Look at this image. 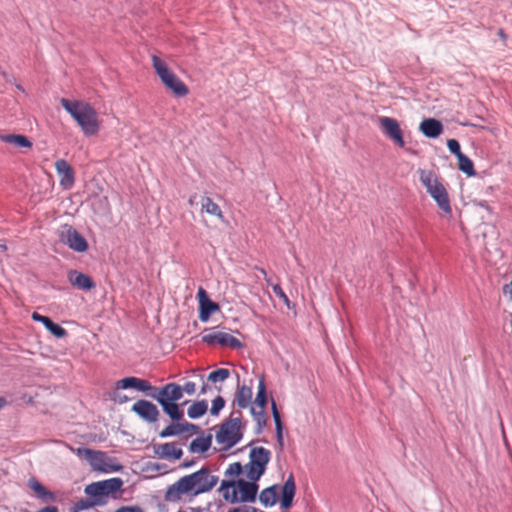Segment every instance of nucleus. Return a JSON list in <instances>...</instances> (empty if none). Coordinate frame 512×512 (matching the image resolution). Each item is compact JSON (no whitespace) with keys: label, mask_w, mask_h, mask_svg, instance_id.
I'll list each match as a JSON object with an SVG mask.
<instances>
[{"label":"nucleus","mask_w":512,"mask_h":512,"mask_svg":"<svg viewBox=\"0 0 512 512\" xmlns=\"http://www.w3.org/2000/svg\"><path fill=\"white\" fill-rule=\"evenodd\" d=\"M218 476L208 468L180 477L169 485L165 491L164 499L169 503H178L184 500L191 501L195 497L210 492L218 483Z\"/></svg>","instance_id":"obj_1"},{"label":"nucleus","mask_w":512,"mask_h":512,"mask_svg":"<svg viewBox=\"0 0 512 512\" xmlns=\"http://www.w3.org/2000/svg\"><path fill=\"white\" fill-rule=\"evenodd\" d=\"M62 107L76 121L85 136L97 135L101 128V121L95 108L85 101H71L66 98L60 100Z\"/></svg>","instance_id":"obj_2"},{"label":"nucleus","mask_w":512,"mask_h":512,"mask_svg":"<svg viewBox=\"0 0 512 512\" xmlns=\"http://www.w3.org/2000/svg\"><path fill=\"white\" fill-rule=\"evenodd\" d=\"M271 458V452L264 447H254L249 453V462L241 465L239 462L230 464L225 470L227 478H236L241 474L249 480H259L265 473Z\"/></svg>","instance_id":"obj_3"},{"label":"nucleus","mask_w":512,"mask_h":512,"mask_svg":"<svg viewBox=\"0 0 512 512\" xmlns=\"http://www.w3.org/2000/svg\"><path fill=\"white\" fill-rule=\"evenodd\" d=\"M257 481L228 478L221 482L219 492L230 503L255 502L258 493Z\"/></svg>","instance_id":"obj_4"},{"label":"nucleus","mask_w":512,"mask_h":512,"mask_svg":"<svg viewBox=\"0 0 512 512\" xmlns=\"http://www.w3.org/2000/svg\"><path fill=\"white\" fill-rule=\"evenodd\" d=\"M150 397L156 400L162 410L174 421H179L183 418V411L177 401L182 398V386L171 382L160 388H155Z\"/></svg>","instance_id":"obj_5"},{"label":"nucleus","mask_w":512,"mask_h":512,"mask_svg":"<svg viewBox=\"0 0 512 512\" xmlns=\"http://www.w3.org/2000/svg\"><path fill=\"white\" fill-rule=\"evenodd\" d=\"M151 62L161 83L175 97H185L189 94L188 86L173 72L163 59L157 55H152Z\"/></svg>","instance_id":"obj_6"},{"label":"nucleus","mask_w":512,"mask_h":512,"mask_svg":"<svg viewBox=\"0 0 512 512\" xmlns=\"http://www.w3.org/2000/svg\"><path fill=\"white\" fill-rule=\"evenodd\" d=\"M215 438L225 450L236 445L242 438L240 413H232L229 420L220 426Z\"/></svg>","instance_id":"obj_7"},{"label":"nucleus","mask_w":512,"mask_h":512,"mask_svg":"<svg viewBox=\"0 0 512 512\" xmlns=\"http://www.w3.org/2000/svg\"><path fill=\"white\" fill-rule=\"evenodd\" d=\"M59 240L71 250L83 253L88 249L86 239L71 225L65 224L58 229Z\"/></svg>","instance_id":"obj_8"},{"label":"nucleus","mask_w":512,"mask_h":512,"mask_svg":"<svg viewBox=\"0 0 512 512\" xmlns=\"http://www.w3.org/2000/svg\"><path fill=\"white\" fill-rule=\"evenodd\" d=\"M123 481L120 478H111L104 481L91 483L85 487V493L100 503L102 497L108 496L121 489Z\"/></svg>","instance_id":"obj_9"},{"label":"nucleus","mask_w":512,"mask_h":512,"mask_svg":"<svg viewBox=\"0 0 512 512\" xmlns=\"http://www.w3.org/2000/svg\"><path fill=\"white\" fill-rule=\"evenodd\" d=\"M93 470L103 473L120 472L123 466L114 458L109 457L105 452L94 450L89 462Z\"/></svg>","instance_id":"obj_10"},{"label":"nucleus","mask_w":512,"mask_h":512,"mask_svg":"<svg viewBox=\"0 0 512 512\" xmlns=\"http://www.w3.org/2000/svg\"><path fill=\"white\" fill-rule=\"evenodd\" d=\"M203 342L214 345L219 344L224 347H230V348H239L242 346L239 339L232 336L229 333L222 332V331H213L206 333L202 336Z\"/></svg>","instance_id":"obj_11"},{"label":"nucleus","mask_w":512,"mask_h":512,"mask_svg":"<svg viewBox=\"0 0 512 512\" xmlns=\"http://www.w3.org/2000/svg\"><path fill=\"white\" fill-rule=\"evenodd\" d=\"M131 410L146 422L153 423L158 420L159 410L157 406L147 400H138Z\"/></svg>","instance_id":"obj_12"},{"label":"nucleus","mask_w":512,"mask_h":512,"mask_svg":"<svg viewBox=\"0 0 512 512\" xmlns=\"http://www.w3.org/2000/svg\"><path fill=\"white\" fill-rule=\"evenodd\" d=\"M379 123L384 134L387 137L392 139L400 147H403L405 145L402 131L396 119L390 117H381L379 119Z\"/></svg>","instance_id":"obj_13"},{"label":"nucleus","mask_w":512,"mask_h":512,"mask_svg":"<svg viewBox=\"0 0 512 512\" xmlns=\"http://www.w3.org/2000/svg\"><path fill=\"white\" fill-rule=\"evenodd\" d=\"M199 301V319L202 322H207L214 312L219 310V305L209 299L206 291L200 287L197 292Z\"/></svg>","instance_id":"obj_14"},{"label":"nucleus","mask_w":512,"mask_h":512,"mask_svg":"<svg viewBox=\"0 0 512 512\" xmlns=\"http://www.w3.org/2000/svg\"><path fill=\"white\" fill-rule=\"evenodd\" d=\"M55 169L59 176L60 185L63 189H71L74 184V170L72 166L64 159L55 162Z\"/></svg>","instance_id":"obj_15"},{"label":"nucleus","mask_w":512,"mask_h":512,"mask_svg":"<svg viewBox=\"0 0 512 512\" xmlns=\"http://www.w3.org/2000/svg\"><path fill=\"white\" fill-rule=\"evenodd\" d=\"M117 389H128L135 388L138 391H141L150 397V393L154 391V387L147 380L136 378V377H126L116 382Z\"/></svg>","instance_id":"obj_16"},{"label":"nucleus","mask_w":512,"mask_h":512,"mask_svg":"<svg viewBox=\"0 0 512 512\" xmlns=\"http://www.w3.org/2000/svg\"><path fill=\"white\" fill-rule=\"evenodd\" d=\"M198 430V426L192 423L183 422V423H172L164 428L160 432V437L166 438L171 436H177L181 434H195Z\"/></svg>","instance_id":"obj_17"},{"label":"nucleus","mask_w":512,"mask_h":512,"mask_svg":"<svg viewBox=\"0 0 512 512\" xmlns=\"http://www.w3.org/2000/svg\"><path fill=\"white\" fill-rule=\"evenodd\" d=\"M68 281L71 285L84 291L91 290L95 286L94 282L88 275L77 270H71L68 272Z\"/></svg>","instance_id":"obj_18"},{"label":"nucleus","mask_w":512,"mask_h":512,"mask_svg":"<svg viewBox=\"0 0 512 512\" xmlns=\"http://www.w3.org/2000/svg\"><path fill=\"white\" fill-rule=\"evenodd\" d=\"M420 180L423 185L427 188V192H445V187L438 181L437 176L427 170L420 172Z\"/></svg>","instance_id":"obj_19"},{"label":"nucleus","mask_w":512,"mask_h":512,"mask_svg":"<svg viewBox=\"0 0 512 512\" xmlns=\"http://www.w3.org/2000/svg\"><path fill=\"white\" fill-rule=\"evenodd\" d=\"M420 131L426 137L436 138L442 133L443 126L439 120L434 118H427L420 123Z\"/></svg>","instance_id":"obj_20"},{"label":"nucleus","mask_w":512,"mask_h":512,"mask_svg":"<svg viewBox=\"0 0 512 512\" xmlns=\"http://www.w3.org/2000/svg\"><path fill=\"white\" fill-rule=\"evenodd\" d=\"M296 486L294 482V478L292 475L286 480L282 488V496H281V507L283 509H288L291 507L293 498L295 495Z\"/></svg>","instance_id":"obj_21"},{"label":"nucleus","mask_w":512,"mask_h":512,"mask_svg":"<svg viewBox=\"0 0 512 512\" xmlns=\"http://www.w3.org/2000/svg\"><path fill=\"white\" fill-rule=\"evenodd\" d=\"M156 453L165 459H180L183 455L181 448H178L175 443H164L156 448Z\"/></svg>","instance_id":"obj_22"},{"label":"nucleus","mask_w":512,"mask_h":512,"mask_svg":"<svg viewBox=\"0 0 512 512\" xmlns=\"http://www.w3.org/2000/svg\"><path fill=\"white\" fill-rule=\"evenodd\" d=\"M0 141L12 144L18 148L30 149L33 146L32 141L27 136L21 134H0Z\"/></svg>","instance_id":"obj_23"},{"label":"nucleus","mask_w":512,"mask_h":512,"mask_svg":"<svg viewBox=\"0 0 512 512\" xmlns=\"http://www.w3.org/2000/svg\"><path fill=\"white\" fill-rule=\"evenodd\" d=\"M29 488L35 493V495L43 502L55 501V496L52 492L46 489L38 480L31 478L28 481Z\"/></svg>","instance_id":"obj_24"},{"label":"nucleus","mask_w":512,"mask_h":512,"mask_svg":"<svg viewBox=\"0 0 512 512\" xmlns=\"http://www.w3.org/2000/svg\"><path fill=\"white\" fill-rule=\"evenodd\" d=\"M277 495V486L274 485L264 489L259 495V500L263 506L270 507L276 503Z\"/></svg>","instance_id":"obj_25"},{"label":"nucleus","mask_w":512,"mask_h":512,"mask_svg":"<svg viewBox=\"0 0 512 512\" xmlns=\"http://www.w3.org/2000/svg\"><path fill=\"white\" fill-rule=\"evenodd\" d=\"M254 405H256L259 408L260 418H263L264 409L266 405V387L263 377L259 381L258 392L254 401Z\"/></svg>","instance_id":"obj_26"},{"label":"nucleus","mask_w":512,"mask_h":512,"mask_svg":"<svg viewBox=\"0 0 512 512\" xmlns=\"http://www.w3.org/2000/svg\"><path fill=\"white\" fill-rule=\"evenodd\" d=\"M207 409L208 404L205 400L196 401L189 406L187 415L191 419H198L207 412Z\"/></svg>","instance_id":"obj_27"},{"label":"nucleus","mask_w":512,"mask_h":512,"mask_svg":"<svg viewBox=\"0 0 512 512\" xmlns=\"http://www.w3.org/2000/svg\"><path fill=\"white\" fill-rule=\"evenodd\" d=\"M252 398V390L248 386H241L239 387L237 393H236V403L240 408H246Z\"/></svg>","instance_id":"obj_28"},{"label":"nucleus","mask_w":512,"mask_h":512,"mask_svg":"<svg viewBox=\"0 0 512 512\" xmlns=\"http://www.w3.org/2000/svg\"><path fill=\"white\" fill-rule=\"evenodd\" d=\"M211 446V437H197L189 446L192 453H204Z\"/></svg>","instance_id":"obj_29"},{"label":"nucleus","mask_w":512,"mask_h":512,"mask_svg":"<svg viewBox=\"0 0 512 512\" xmlns=\"http://www.w3.org/2000/svg\"><path fill=\"white\" fill-rule=\"evenodd\" d=\"M436 201L438 207L442 210L444 216H451L452 210L450 206L449 194H431Z\"/></svg>","instance_id":"obj_30"},{"label":"nucleus","mask_w":512,"mask_h":512,"mask_svg":"<svg viewBox=\"0 0 512 512\" xmlns=\"http://www.w3.org/2000/svg\"><path fill=\"white\" fill-rule=\"evenodd\" d=\"M201 207L202 211L217 216L218 218H222V211L220 207L216 203H214L210 198L203 196L201 198Z\"/></svg>","instance_id":"obj_31"},{"label":"nucleus","mask_w":512,"mask_h":512,"mask_svg":"<svg viewBox=\"0 0 512 512\" xmlns=\"http://www.w3.org/2000/svg\"><path fill=\"white\" fill-rule=\"evenodd\" d=\"M272 414H273V418H274V422H275V426H276L277 442H278L280 448H282L284 445L282 422H281L280 413H279L276 403L274 401L272 402Z\"/></svg>","instance_id":"obj_32"},{"label":"nucleus","mask_w":512,"mask_h":512,"mask_svg":"<svg viewBox=\"0 0 512 512\" xmlns=\"http://www.w3.org/2000/svg\"><path fill=\"white\" fill-rule=\"evenodd\" d=\"M458 159V167L459 169L467 174L468 176H472L475 174L474 165L470 158L466 155H459Z\"/></svg>","instance_id":"obj_33"},{"label":"nucleus","mask_w":512,"mask_h":512,"mask_svg":"<svg viewBox=\"0 0 512 512\" xmlns=\"http://www.w3.org/2000/svg\"><path fill=\"white\" fill-rule=\"evenodd\" d=\"M230 376V371L228 369H224V368H220V369H217V370H214L212 371L207 379L208 381L210 382H213V383H222L224 381H226Z\"/></svg>","instance_id":"obj_34"},{"label":"nucleus","mask_w":512,"mask_h":512,"mask_svg":"<svg viewBox=\"0 0 512 512\" xmlns=\"http://www.w3.org/2000/svg\"><path fill=\"white\" fill-rule=\"evenodd\" d=\"M97 504H99V501H96V500L92 501L90 499H81L75 503L73 509H74V512H78V511H82V510H87Z\"/></svg>","instance_id":"obj_35"},{"label":"nucleus","mask_w":512,"mask_h":512,"mask_svg":"<svg viewBox=\"0 0 512 512\" xmlns=\"http://www.w3.org/2000/svg\"><path fill=\"white\" fill-rule=\"evenodd\" d=\"M48 331H50L55 337L57 338H63L67 335V332L64 328H62L60 325L54 323L51 321L48 326L46 327Z\"/></svg>","instance_id":"obj_36"},{"label":"nucleus","mask_w":512,"mask_h":512,"mask_svg":"<svg viewBox=\"0 0 512 512\" xmlns=\"http://www.w3.org/2000/svg\"><path fill=\"white\" fill-rule=\"evenodd\" d=\"M69 449H70V451L75 453L78 457L86 459L88 461V463L90 462L92 454L94 452V450H92V449L81 448V447L73 448V447L69 446Z\"/></svg>","instance_id":"obj_37"},{"label":"nucleus","mask_w":512,"mask_h":512,"mask_svg":"<svg viewBox=\"0 0 512 512\" xmlns=\"http://www.w3.org/2000/svg\"><path fill=\"white\" fill-rule=\"evenodd\" d=\"M224 405H225L224 399L221 396H217L212 401V407L210 410L211 414L214 416H217L219 414V412L223 409Z\"/></svg>","instance_id":"obj_38"},{"label":"nucleus","mask_w":512,"mask_h":512,"mask_svg":"<svg viewBox=\"0 0 512 512\" xmlns=\"http://www.w3.org/2000/svg\"><path fill=\"white\" fill-rule=\"evenodd\" d=\"M479 230V233L481 234L484 241L487 237L496 235L495 227L489 224L484 223L479 227Z\"/></svg>","instance_id":"obj_39"},{"label":"nucleus","mask_w":512,"mask_h":512,"mask_svg":"<svg viewBox=\"0 0 512 512\" xmlns=\"http://www.w3.org/2000/svg\"><path fill=\"white\" fill-rule=\"evenodd\" d=\"M447 147L449 149V151L454 154L457 158L459 157V155H462L463 153L461 152V149H460V144L457 140L455 139H449L447 141Z\"/></svg>","instance_id":"obj_40"},{"label":"nucleus","mask_w":512,"mask_h":512,"mask_svg":"<svg viewBox=\"0 0 512 512\" xmlns=\"http://www.w3.org/2000/svg\"><path fill=\"white\" fill-rule=\"evenodd\" d=\"M272 289H273V292L276 294V296H278L283 301V303L289 308L290 300L287 297V295L284 293V291L282 290L280 285H278V284L272 285Z\"/></svg>","instance_id":"obj_41"},{"label":"nucleus","mask_w":512,"mask_h":512,"mask_svg":"<svg viewBox=\"0 0 512 512\" xmlns=\"http://www.w3.org/2000/svg\"><path fill=\"white\" fill-rule=\"evenodd\" d=\"M196 383L195 382H192V381H187L185 382V384L182 386V395L184 393H186L187 395H194L196 393Z\"/></svg>","instance_id":"obj_42"},{"label":"nucleus","mask_w":512,"mask_h":512,"mask_svg":"<svg viewBox=\"0 0 512 512\" xmlns=\"http://www.w3.org/2000/svg\"><path fill=\"white\" fill-rule=\"evenodd\" d=\"M229 512H257V509L250 506H243L234 508L233 510H230Z\"/></svg>","instance_id":"obj_43"},{"label":"nucleus","mask_w":512,"mask_h":512,"mask_svg":"<svg viewBox=\"0 0 512 512\" xmlns=\"http://www.w3.org/2000/svg\"><path fill=\"white\" fill-rule=\"evenodd\" d=\"M116 512H143L141 508L137 506H127L118 509Z\"/></svg>","instance_id":"obj_44"},{"label":"nucleus","mask_w":512,"mask_h":512,"mask_svg":"<svg viewBox=\"0 0 512 512\" xmlns=\"http://www.w3.org/2000/svg\"><path fill=\"white\" fill-rule=\"evenodd\" d=\"M251 413L255 416L258 424H261V422H264V417L260 418V416H259V408L256 405H253L251 407Z\"/></svg>","instance_id":"obj_45"},{"label":"nucleus","mask_w":512,"mask_h":512,"mask_svg":"<svg viewBox=\"0 0 512 512\" xmlns=\"http://www.w3.org/2000/svg\"><path fill=\"white\" fill-rule=\"evenodd\" d=\"M38 512H58V509L55 506H48L40 509Z\"/></svg>","instance_id":"obj_46"},{"label":"nucleus","mask_w":512,"mask_h":512,"mask_svg":"<svg viewBox=\"0 0 512 512\" xmlns=\"http://www.w3.org/2000/svg\"><path fill=\"white\" fill-rule=\"evenodd\" d=\"M504 293H508L512 297V281L509 284L505 285Z\"/></svg>","instance_id":"obj_47"},{"label":"nucleus","mask_w":512,"mask_h":512,"mask_svg":"<svg viewBox=\"0 0 512 512\" xmlns=\"http://www.w3.org/2000/svg\"><path fill=\"white\" fill-rule=\"evenodd\" d=\"M260 272L264 275L267 285H270L272 287L273 284L271 282V279L267 277L266 271L264 269H260Z\"/></svg>","instance_id":"obj_48"},{"label":"nucleus","mask_w":512,"mask_h":512,"mask_svg":"<svg viewBox=\"0 0 512 512\" xmlns=\"http://www.w3.org/2000/svg\"><path fill=\"white\" fill-rule=\"evenodd\" d=\"M51 321H52V320H51L49 317H47V316H43V317L41 318V320H40V322H41L45 327H47V326H48V324H49Z\"/></svg>","instance_id":"obj_49"},{"label":"nucleus","mask_w":512,"mask_h":512,"mask_svg":"<svg viewBox=\"0 0 512 512\" xmlns=\"http://www.w3.org/2000/svg\"><path fill=\"white\" fill-rule=\"evenodd\" d=\"M208 390V385L204 382V380L202 381V386H201V389H200V394H205Z\"/></svg>","instance_id":"obj_50"},{"label":"nucleus","mask_w":512,"mask_h":512,"mask_svg":"<svg viewBox=\"0 0 512 512\" xmlns=\"http://www.w3.org/2000/svg\"><path fill=\"white\" fill-rule=\"evenodd\" d=\"M42 317H43V315H40V314H38V313H36V312H34V313L32 314V319H33L34 321H37V322H40V320H41V318H42Z\"/></svg>","instance_id":"obj_51"},{"label":"nucleus","mask_w":512,"mask_h":512,"mask_svg":"<svg viewBox=\"0 0 512 512\" xmlns=\"http://www.w3.org/2000/svg\"><path fill=\"white\" fill-rule=\"evenodd\" d=\"M190 372L192 373V375L198 377L200 379V381H203V378H204L203 375L197 374L195 369L191 370Z\"/></svg>","instance_id":"obj_52"},{"label":"nucleus","mask_w":512,"mask_h":512,"mask_svg":"<svg viewBox=\"0 0 512 512\" xmlns=\"http://www.w3.org/2000/svg\"><path fill=\"white\" fill-rule=\"evenodd\" d=\"M125 401H127V397H126V396L121 397V399H119V402H120V403H123V402H125Z\"/></svg>","instance_id":"obj_53"},{"label":"nucleus","mask_w":512,"mask_h":512,"mask_svg":"<svg viewBox=\"0 0 512 512\" xmlns=\"http://www.w3.org/2000/svg\"><path fill=\"white\" fill-rule=\"evenodd\" d=\"M498 34H499V36H500V37H502V38H504V37H505V35H504V33H503V31H502V30H499Z\"/></svg>","instance_id":"obj_54"},{"label":"nucleus","mask_w":512,"mask_h":512,"mask_svg":"<svg viewBox=\"0 0 512 512\" xmlns=\"http://www.w3.org/2000/svg\"><path fill=\"white\" fill-rule=\"evenodd\" d=\"M183 466H184V467H189V466H191V462L183 463Z\"/></svg>","instance_id":"obj_55"},{"label":"nucleus","mask_w":512,"mask_h":512,"mask_svg":"<svg viewBox=\"0 0 512 512\" xmlns=\"http://www.w3.org/2000/svg\"><path fill=\"white\" fill-rule=\"evenodd\" d=\"M479 208H481V209H486V210L488 211L487 207H485L484 205H480V207H479Z\"/></svg>","instance_id":"obj_56"},{"label":"nucleus","mask_w":512,"mask_h":512,"mask_svg":"<svg viewBox=\"0 0 512 512\" xmlns=\"http://www.w3.org/2000/svg\"><path fill=\"white\" fill-rule=\"evenodd\" d=\"M0 248L5 250L6 249V246L5 245H0Z\"/></svg>","instance_id":"obj_57"}]
</instances>
